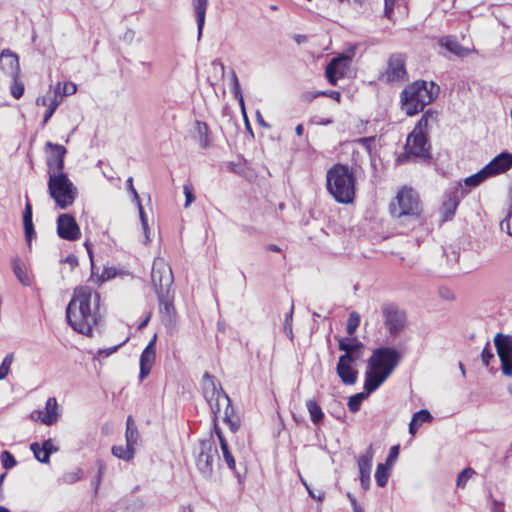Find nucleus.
Masks as SVG:
<instances>
[{
	"instance_id": "nucleus-1",
	"label": "nucleus",
	"mask_w": 512,
	"mask_h": 512,
	"mask_svg": "<svg viewBox=\"0 0 512 512\" xmlns=\"http://www.w3.org/2000/svg\"><path fill=\"white\" fill-rule=\"evenodd\" d=\"M101 319L100 294L87 285L76 287L66 307L67 323L74 331L91 336Z\"/></svg>"
},
{
	"instance_id": "nucleus-2",
	"label": "nucleus",
	"mask_w": 512,
	"mask_h": 512,
	"mask_svg": "<svg viewBox=\"0 0 512 512\" xmlns=\"http://www.w3.org/2000/svg\"><path fill=\"white\" fill-rule=\"evenodd\" d=\"M356 177L348 165L336 163L326 173V187L336 202L352 203L355 198Z\"/></svg>"
},
{
	"instance_id": "nucleus-3",
	"label": "nucleus",
	"mask_w": 512,
	"mask_h": 512,
	"mask_svg": "<svg viewBox=\"0 0 512 512\" xmlns=\"http://www.w3.org/2000/svg\"><path fill=\"white\" fill-rule=\"evenodd\" d=\"M438 91L439 86L434 82L415 81L401 92V108L407 116H414L435 99Z\"/></svg>"
},
{
	"instance_id": "nucleus-4",
	"label": "nucleus",
	"mask_w": 512,
	"mask_h": 512,
	"mask_svg": "<svg viewBox=\"0 0 512 512\" xmlns=\"http://www.w3.org/2000/svg\"><path fill=\"white\" fill-rule=\"evenodd\" d=\"M48 192L61 209L71 206L77 197V188L64 172L49 175Z\"/></svg>"
},
{
	"instance_id": "nucleus-5",
	"label": "nucleus",
	"mask_w": 512,
	"mask_h": 512,
	"mask_svg": "<svg viewBox=\"0 0 512 512\" xmlns=\"http://www.w3.org/2000/svg\"><path fill=\"white\" fill-rule=\"evenodd\" d=\"M203 393L207 400L211 411L215 416L220 412L222 405H225L226 418H228V411L231 409V400L224 392L216 378L208 372L203 375Z\"/></svg>"
},
{
	"instance_id": "nucleus-6",
	"label": "nucleus",
	"mask_w": 512,
	"mask_h": 512,
	"mask_svg": "<svg viewBox=\"0 0 512 512\" xmlns=\"http://www.w3.org/2000/svg\"><path fill=\"white\" fill-rule=\"evenodd\" d=\"M389 210L391 215L396 218L403 216L417 218L420 213V202L417 192L412 188L404 187L390 203Z\"/></svg>"
},
{
	"instance_id": "nucleus-7",
	"label": "nucleus",
	"mask_w": 512,
	"mask_h": 512,
	"mask_svg": "<svg viewBox=\"0 0 512 512\" xmlns=\"http://www.w3.org/2000/svg\"><path fill=\"white\" fill-rule=\"evenodd\" d=\"M400 352L394 347H379L373 350L371 357L368 359L370 368L379 369L387 375H391L401 361Z\"/></svg>"
},
{
	"instance_id": "nucleus-8",
	"label": "nucleus",
	"mask_w": 512,
	"mask_h": 512,
	"mask_svg": "<svg viewBox=\"0 0 512 512\" xmlns=\"http://www.w3.org/2000/svg\"><path fill=\"white\" fill-rule=\"evenodd\" d=\"M413 156L423 162L429 163L432 160L431 144L427 134H418L411 132L406 140L405 152L398 161L402 162L403 158Z\"/></svg>"
},
{
	"instance_id": "nucleus-9",
	"label": "nucleus",
	"mask_w": 512,
	"mask_h": 512,
	"mask_svg": "<svg viewBox=\"0 0 512 512\" xmlns=\"http://www.w3.org/2000/svg\"><path fill=\"white\" fill-rule=\"evenodd\" d=\"M216 458H219V455L213 439L208 438L200 440L196 466L205 479H211L213 475V463Z\"/></svg>"
},
{
	"instance_id": "nucleus-10",
	"label": "nucleus",
	"mask_w": 512,
	"mask_h": 512,
	"mask_svg": "<svg viewBox=\"0 0 512 512\" xmlns=\"http://www.w3.org/2000/svg\"><path fill=\"white\" fill-rule=\"evenodd\" d=\"M151 280L157 295L165 292H174L172 285L174 282L171 267L162 258L154 260L151 271Z\"/></svg>"
},
{
	"instance_id": "nucleus-11",
	"label": "nucleus",
	"mask_w": 512,
	"mask_h": 512,
	"mask_svg": "<svg viewBox=\"0 0 512 512\" xmlns=\"http://www.w3.org/2000/svg\"><path fill=\"white\" fill-rule=\"evenodd\" d=\"M379 79L386 83L405 82L408 80L406 70V57L402 53H393L390 55L386 70Z\"/></svg>"
},
{
	"instance_id": "nucleus-12",
	"label": "nucleus",
	"mask_w": 512,
	"mask_h": 512,
	"mask_svg": "<svg viewBox=\"0 0 512 512\" xmlns=\"http://www.w3.org/2000/svg\"><path fill=\"white\" fill-rule=\"evenodd\" d=\"M384 325L388 332L396 336L406 326V313L394 303H386L381 308Z\"/></svg>"
},
{
	"instance_id": "nucleus-13",
	"label": "nucleus",
	"mask_w": 512,
	"mask_h": 512,
	"mask_svg": "<svg viewBox=\"0 0 512 512\" xmlns=\"http://www.w3.org/2000/svg\"><path fill=\"white\" fill-rule=\"evenodd\" d=\"M494 345L501 361L504 375H512V336L498 333L494 338Z\"/></svg>"
},
{
	"instance_id": "nucleus-14",
	"label": "nucleus",
	"mask_w": 512,
	"mask_h": 512,
	"mask_svg": "<svg viewBox=\"0 0 512 512\" xmlns=\"http://www.w3.org/2000/svg\"><path fill=\"white\" fill-rule=\"evenodd\" d=\"M46 155V164L48 167V175L51 173H62L64 170V159L67 149L61 145L51 141H47L44 146Z\"/></svg>"
},
{
	"instance_id": "nucleus-15",
	"label": "nucleus",
	"mask_w": 512,
	"mask_h": 512,
	"mask_svg": "<svg viewBox=\"0 0 512 512\" xmlns=\"http://www.w3.org/2000/svg\"><path fill=\"white\" fill-rule=\"evenodd\" d=\"M467 194L461 183H457L444 194V201L441 207V213L444 221L451 220L455 215L460 200Z\"/></svg>"
},
{
	"instance_id": "nucleus-16",
	"label": "nucleus",
	"mask_w": 512,
	"mask_h": 512,
	"mask_svg": "<svg viewBox=\"0 0 512 512\" xmlns=\"http://www.w3.org/2000/svg\"><path fill=\"white\" fill-rule=\"evenodd\" d=\"M161 321L167 330H174L177 322V312L174 307V292L157 295Z\"/></svg>"
},
{
	"instance_id": "nucleus-17",
	"label": "nucleus",
	"mask_w": 512,
	"mask_h": 512,
	"mask_svg": "<svg viewBox=\"0 0 512 512\" xmlns=\"http://www.w3.org/2000/svg\"><path fill=\"white\" fill-rule=\"evenodd\" d=\"M338 348L344 352L338 361L355 363L363 356L364 344L355 337H342L338 339Z\"/></svg>"
},
{
	"instance_id": "nucleus-18",
	"label": "nucleus",
	"mask_w": 512,
	"mask_h": 512,
	"mask_svg": "<svg viewBox=\"0 0 512 512\" xmlns=\"http://www.w3.org/2000/svg\"><path fill=\"white\" fill-rule=\"evenodd\" d=\"M350 62L351 57L344 54L330 60L325 69V76L329 84L335 86L337 81L346 75Z\"/></svg>"
},
{
	"instance_id": "nucleus-19",
	"label": "nucleus",
	"mask_w": 512,
	"mask_h": 512,
	"mask_svg": "<svg viewBox=\"0 0 512 512\" xmlns=\"http://www.w3.org/2000/svg\"><path fill=\"white\" fill-rule=\"evenodd\" d=\"M57 234L61 239L76 241L81 232L75 218L70 214H61L57 219Z\"/></svg>"
},
{
	"instance_id": "nucleus-20",
	"label": "nucleus",
	"mask_w": 512,
	"mask_h": 512,
	"mask_svg": "<svg viewBox=\"0 0 512 512\" xmlns=\"http://www.w3.org/2000/svg\"><path fill=\"white\" fill-rule=\"evenodd\" d=\"M156 340H157V335L155 334L140 355V372H139L140 380L145 379L149 375V373L152 369V366L155 362Z\"/></svg>"
},
{
	"instance_id": "nucleus-21",
	"label": "nucleus",
	"mask_w": 512,
	"mask_h": 512,
	"mask_svg": "<svg viewBox=\"0 0 512 512\" xmlns=\"http://www.w3.org/2000/svg\"><path fill=\"white\" fill-rule=\"evenodd\" d=\"M31 417L35 420H40L43 424L51 426L57 422L58 404L54 397H49L46 401L45 411H33Z\"/></svg>"
},
{
	"instance_id": "nucleus-22",
	"label": "nucleus",
	"mask_w": 512,
	"mask_h": 512,
	"mask_svg": "<svg viewBox=\"0 0 512 512\" xmlns=\"http://www.w3.org/2000/svg\"><path fill=\"white\" fill-rule=\"evenodd\" d=\"M373 452L370 446L367 451L358 459V468L360 473V483L364 490L370 488L371 483V469H372Z\"/></svg>"
},
{
	"instance_id": "nucleus-23",
	"label": "nucleus",
	"mask_w": 512,
	"mask_h": 512,
	"mask_svg": "<svg viewBox=\"0 0 512 512\" xmlns=\"http://www.w3.org/2000/svg\"><path fill=\"white\" fill-rule=\"evenodd\" d=\"M30 450L33 452L34 457L41 463L48 464L50 462V456L59 450V447L53 444L52 439H46L39 444L33 442L30 444Z\"/></svg>"
},
{
	"instance_id": "nucleus-24",
	"label": "nucleus",
	"mask_w": 512,
	"mask_h": 512,
	"mask_svg": "<svg viewBox=\"0 0 512 512\" xmlns=\"http://www.w3.org/2000/svg\"><path fill=\"white\" fill-rule=\"evenodd\" d=\"M388 377L389 375H387V373H383L379 371V369L370 368L368 365L365 372L364 391L370 395L376 391Z\"/></svg>"
},
{
	"instance_id": "nucleus-25",
	"label": "nucleus",
	"mask_w": 512,
	"mask_h": 512,
	"mask_svg": "<svg viewBox=\"0 0 512 512\" xmlns=\"http://www.w3.org/2000/svg\"><path fill=\"white\" fill-rule=\"evenodd\" d=\"M0 65L2 70L9 76L20 74V65L18 55L10 49H4L0 54Z\"/></svg>"
},
{
	"instance_id": "nucleus-26",
	"label": "nucleus",
	"mask_w": 512,
	"mask_h": 512,
	"mask_svg": "<svg viewBox=\"0 0 512 512\" xmlns=\"http://www.w3.org/2000/svg\"><path fill=\"white\" fill-rule=\"evenodd\" d=\"M490 177L506 172L511 168L508 152H502L494 157L486 166Z\"/></svg>"
},
{
	"instance_id": "nucleus-27",
	"label": "nucleus",
	"mask_w": 512,
	"mask_h": 512,
	"mask_svg": "<svg viewBox=\"0 0 512 512\" xmlns=\"http://www.w3.org/2000/svg\"><path fill=\"white\" fill-rule=\"evenodd\" d=\"M209 0H192L191 5L193 8L194 16L197 23V38L201 39L203 28L205 25L206 11Z\"/></svg>"
},
{
	"instance_id": "nucleus-28",
	"label": "nucleus",
	"mask_w": 512,
	"mask_h": 512,
	"mask_svg": "<svg viewBox=\"0 0 512 512\" xmlns=\"http://www.w3.org/2000/svg\"><path fill=\"white\" fill-rule=\"evenodd\" d=\"M351 362L338 361L336 372L341 381L346 385H353L357 381L358 371L352 367Z\"/></svg>"
},
{
	"instance_id": "nucleus-29",
	"label": "nucleus",
	"mask_w": 512,
	"mask_h": 512,
	"mask_svg": "<svg viewBox=\"0 0 512 512\" xmlns=\"http://www.w3.org/2000/svg\"><path fill=\"white\" fill-rule=\"evenodd\" d=\"M439 45L457 57H466L471 53V50L463 47L454 36H443L439 40Z\"/></svg>"
},
{
	"instance_id": "nucleus-30",
	"label": "nucleus",
	"mask_w": 512,
	"mask_h": 512,
	"mask_svg": "<svg viewBox=\"0 0 512 512\" xmlns=\"http://www.w3.org/2000/svg\"><path fill=\"white\" fill-rule=\"evenodd\" d=\"M438 118V112L433 109L426 110L417 124L415 125L412 132L418 133V134H427V130L431 123L436 122Z\"/></svg>"
},
{
	"instance_id": "nucleus-31",
	"label": "nucleus",
	"mask_w": 512,
	"mask_h": 512,
	"mask_svg": "<svg viewBox=\"0 0 512 512\" xmlns=\"http://www.w3.org/2000/svg\"><path fill=\"white\" fill-rule=\"evenodd\" d=\"M433 420L432 414L426 410L421 409L413 414L409 423V433L413 436L417 433L418 429L423 423H430Z\"/></svg>"
},
{
	"instance_id": "nucleus-32",
	"label": "nucleus",
	"mask_w": 512,
	"mask_h": 512,
	"mask_svg": "<svg viewBox=\"0 0 512 512\" xmlns=\"http://www.w3.org/2000/svg\"><path fill=\"white\" fill-rule=\"evenodd\" d=\"M127 185H128V190L133 194V197H134V200L137 202L138 204V209H139V215H140V219H141V224H142V227L144 229V233H145V237H146V241H149V236L147 234L148 232V222H147V218L145 216V213H144V210H143V207L140 203V199H139V195L136 191V189L134 188L133 186V178L132 177H129L127 179Z\"/></svg>"
},
{
	"instance_id": "nucleus-33",
	"label": "nucleus",
	"mask_w": 512,
	"mask_h": 512,
	"mask_svg": "<svg viewBox=\"0 0 512 512\" xmlns=\"http://www.w3.org/2000/svg\"><path fill=\"white\" fill-rule=\"evenodd\" d=\"M126 444L129 447H135L139 440V432L135 425V421L132 416H128L126 420V432H125Z\"/></svg>"
},
{
	"instance_id": "nucleus-34",
	"label": "nucleus",
	"mask_w": 512,
	"mask_h": 512,
	"mask_svg": "<svg viewBox=\"0 0 512 512\" xmlns=\"http://www.w3.org/2000/svg\"><path fill=\"white\" fill-rule=\"evenodd\" d=\"M216 433H217V436L219 438L220 447H221V450H222V453H223V458H224L227 466L229 467V469H231L233 472H235V470H236V463H235V459H234L232 453L229 450L228 444H227V442H226L225 438L223 437L222 432L220 430H216Z\"/></svg>"
},
{
	"instance_id": "nucleus-35",
	"label": "nucleus",
	"mask_w": 512,
	"mask_h": 512,
	"mask_svg": "<svg viewBox=\"0 0 512 512\" xmlns=\"http://www.w3.org/2000/svg\"><path fill=\"white\" fill-rule=\"evenodd\" d=\"M306 407L310 415V419L313 424L318 425L323 421L324 413L321 407L317 404V402L313 399H309L306 401Z\"/></svg>"
},
{
	"instance_id": "nucleus-36",
	"label": "nucleus",
	"mask_w": 512,
	"mask_h": 512,
	"mask_svg": "<svg viewBox=\"0 0 512 512\" xmlns=\"http://www.w3.org/2000/svg\"><path fill=\"white\" fill-rule=\"evenodd\" d=\"M12 267H13V272H14L15 276L17 277V279L23 285L29 286L31 283V279H30L24 265L22 264V262L19 259H13Z\"/></svg>"
},
{
	"instance_id": "nucleus-37",
	"label": "nucleus",
	"mask_w": 512,
	"mask_h": 512,
	"mask_svg": "<svg viewBox=\"0 0 512 512\" xmlns=\"http://www.w3.org/2000/svg\"><path fill=\"white\" fill-rule=\"evenodd\" d=\"M112 454L124 461H130L134 458L135 448L129 447L128 444L126 446L122 445H114L111 449Z\"/></svg>"
},
{
	"instance_id": "nucleus-38",
	"label": "nucleus",
	"mask_w": 512,
	"mask_h": 512,
	"mask_svg": "<svg viewBox=\"0 0 512 512\" xmlns=\"http://www.w3.org/2000/svg\"><path fill=\"white\" fill-rule=\"evenodd\" d=\"M231 83H232L231 91H232L234 97L239 102V105H240V108H241V112L244 113L245 112V102H244V98H243V95H242V91H241V87H240V83H239L238 77H237V75H236L234 70H231Z\"/></svg>"
},
{
	"instance_id": "nucleus-39",
	"label": "nucleus",
	"mask_w": 512,
	"mask_h": 512,
	"mask_svg": "<svg viewBox=\"0 0 512 512\" xmlns=\"http://www.w3.org/2000/svg\"><path fill=\"white\" fill-rule=\"evenodd\" d=\"M490 175L485 167H483L480 171L477 173L467 177L464 179V184L470 188L477 187L480 185L484 180L489 178Z\"/></svg>"
},
{
	"instance_id": "nucleus-40",
	"label": "nucleus",
	"mask_w": 512,
	"mask_h": 512,
	"mask_svg": "<svg viewBox=\"0 0 512 512\" xmlns=\"http://www.w3.org/2000/svg\"><path fill=\"white\" fill-rule=\"evenodd\" d=\"M196 130L198 134L199 145L202 149L207 148L210 145V140L208 137L209 127L205 122H196Z\"/></svg>"
},
{
	"instance_id": "nucleus-41",
	"label": "nucleus",
	"mask_w": 512,
	"mask_h": 512,
	"mask_svg": "<svg viewBox=\"0 0 512 512\" xmlns=\"http://www.w3.org/2000/svg\"><path fill=\"white\" fill-rule=\"evenodd\" d=\"M390 468L391 467H389L383 463H379L377 465L376 472H375V480L379 487L386 486L389 476H390V473H389Z\"/></svg>"
},
{
	"instance_id": "nucleus-42",
	"label": "nucleus",
	"mask_w": 512,
	"mask_h": 512,
	"mask_svg": "<svg viewBox=\"0 0 512 512\" xmlns=\"http://www.w3.org/2000/svg\"><path fill=\"white\" fill-rule=\"evenodd\" d=\"M368 396L369 394L366 391L352 395L347 403L349 411L352 413L358 412L360 410L362 401Z\"/></svg>"
},
{
	"instance_id": "nucleus-43",
	"label": "nucleus",
	"mask_w": 512,
	"mask_h": 512,
	"mask_svg": "<svg viewBox=\"0 0 512 512\" xmlns=\"http://www.w3.org/2000/svg\"><path fill=\"white\" fill-rule=\"evenodd\" d=\"M61 101L62 97L59 96L57 93H53V97L50 100L47 106L48 108L43 116L42 125H45L51 119Z\"/></svg>"
},
{
	"instance_id": "nucleus-44",
	"label": "nucleus",
	"mask_w": 512,
	"mask_h": 512,
	"mask_svg": "<svg viewBox=\"0 0 512 512\" xmlns=\"http://www.w3.org/2000/svg\"><path fill=\"white\" fill-rule=\"evenodd\" d=\"M10 77L12 78L10 93L15 99H20L24 94V83L20 80L19 75Z\"/></svg>"
},
{
	"instance_id": "nucleus-45",
	"label": "nucleus",
	"mask_w": 512,
	"mask_h": 512,
	"mask_svg": "<svg viewBox=\"0 0 512 512\" xmlns=\"http://www.w3.org/2000/svg\"><path fill=\"white\" fill-rule=\"evenodd\" d=\"M360 325V315L353 311L349 314L347 324H346V332L348 335L352 336L356 332L357 328Z\"/></svg>"
},
{
	"instance_id": "nucleus-46",
	"label": "nucleus",
	"mask_w": 512,
	"mask_h": 512,
	"mask_svg": "<svg viewBox=\"0 0 512 512\" xmlns=\"http://www.w3.org/2000/svg\"><path fill=\"white\" fill-rule=\"evenodd\" d=\"M2 466L5 469H11L17 465V461L13 454H11L9 451L4 450L1 452L0 455Z\"/></svg>"
},
{
	"instance_id": "nucleus-47",
	"label": "nucleus",
	"mask_w": 512,
	"mask_h": 512,
	"mask_svg": "<svg viewBox=\"0 0 512 512\" xmlns=\"http://www.w3.org/2000/svg\"><path fill=\"white\" fill-rule=\"evenodd\" d=\"M13 358H14L13 354L9 353L3 359V361L0 365V380H3L8 375V373L10 371V366L13 362Z\"/></svg>"
},
{
	"instance_id": "nucleus-48",
	"label": "nucleus",
	"mask_w": 512,
	"mask_h": 512,
	"mask_svg": "<svg viewBox=\"0 0 512 512\" xmlns=\"http://www.w3.org/2000/svg\"><path fill=\"white\" fill-rule=\"evenodd\" d=\"M24 226V235L26 242L28 244L29 249L32 247V240L36 236L35 228L33 222L23 223Z\"/></svg>"
},
{
	"instance_id": "nucleus-49",
	"label": "nucleus",
	"mask_w": 512,
	"mask_h": 512,
	"mask_svg": "<svg viewBox=\"0 0 512 512\" xmlns=\"http://www.w3.org/2000/svg\"><path fill=\"white\" fill-rule=\"evenodd\" d=\"M476 472L472 468L463 469L457 477V486L464 487L467 480L471 478Z\"/></svg>"
},
{
	"instance_id": "nucleus-50",
	"label": "nucleus",
	"mask_w": 512,
	"mask_h": 512,
	"mask_svg": "<svg viewBox=\"0 0 512 512\" xmlns=\"http://www.w3.org/2000/svg\"><path fill=\"white\" fill-rule=\"evenodd\" d=\"M293 310H294V305L292 303L291 308H290L289 312L286 313L285 319H284V332L286 333L287 336L290 337V339L293 338V332H292Z\"/></svg>"
},
{
	"instance_id": "nucleus-51",
	"label": "nucleus",
	"mask_w": 512,
	"mask_h": 512,
	"mask_svg": "<svg viewBox=\"0 0 512 512\" xmlns=\"http://www.w3.org/2000/svg\"><path fill=\"white\" fill-rule=\"evenodd\" d=\"M82 475H83V471L80 468H77L75 471L65 473L62 476V480L65 483L72 484V483H75L78 480H80Z\"/></svg>"
},
{
	"instance_id": "nucleus-52",
	"label": "nucleus",
	"mask_w": 512,
	"mask_h": 512,
	"mask_svg": "<svg viewBox=\"0 0 512 512\" xmlns=\"http://www.w3.org/2000/svg\"><path fill=\"white\" fill-rule=\"evenodd\" d=\"M400 446L394 445L390 448L385 465L392 467L399 456Z\"/></svg>"
},
{
	"instance_id": "nucleus-53",
	"label": "nucleus",
	"mask_w": 512,
	"mask_h": 512,
	"mask_svg": "<svg viewBox=\"0 0 512 512\" xmlns=\"http://www.w3.org/2000/svg\"><path fill=\"white\" fill-rule=\"evenodd\" d=\"M183 192L185 195L184 207L188 208L195 200V195L192 186L190 184L184 185Z\"/></svg>"
},
{
	"instance_id": "nucleus-54",
	"label": "nucleus",
	"mask_w": 512,
	"mask_h": 512,
	"mask_svg": "<svg viewBox=\"0 0 512 512\" xmlns=\"http://www.w3.org/2000/svg\"><path fill=\"white\" fill-rule=\"evenodd\" d=\"M319 96L330 97V98L336 100L337 102L341 101V93L339 91H334V90L318 91L313 95L314 98L319 97Z\"/></svg>"
},
{
	"instance_id": "nucleus-55",
	"label": "nucleus",
	"mask_w": 512,
	"mask_h": 512,
	"mask_svg": "<svg viewBox=\"0 0 512 512\" xmlns=\"http://www.w3.org/2000/svg\"><path fill=\"white\" fill-rule=\"evenodd\" d=\"M33 222V211L32 205L29 202L28 196L26 195V204L23 212V223Z\"/></svg>"
},
{
	"instance_id": "nucleus-56",
	"label": "nucleus",
	"mask_w": 512,
	"mask_h": 512,
	"mask_svg": "<svg viewBox=\"0 0 512 512\" xmlns=\"http://www.w3.org/2000/svg\"><path fill=\"white\" fill-rule=\"evenodd\" d=\"M494 355L490 348L489 343L486 344V346L483 348L481 353V359L485 366H488L490 363V360L493 359Z\"/></svg>"
},
{
	"instance_id": "nucleus-57",
	"label": "nucleus",
	"mask_w": 512,
	"mask_h": 512,
	"mask_svg": "<svg viewBox=\"0 0 512 512\" xmlns=\"http://www.w3.org/2000/svg\"><path fill=\"white\" fill-rule=\"evenodd\" d=\"M97 465H98V473H97L96 479L94 481L95 492L99 488V485L101 483V480H102V477H103V474H104V471H105V466H104L102 461H98Z\"/></svg>"
},
{
	"instance_id": "nucleus-58",
	"label": "nucleus",
	"mask_w": 512,
	"mask_h": 512,
	"mask_svg": "<svg viewBox=\"0 0 512 512\" xmlns=\"http://www.w3.org/2000/svg\"><path fill=\"white\" fill-rule=\"evenodd\" d=\"M62 262L67 263L71 269L78 266V258L74 254H69Z\"/></svg>"
},
{
	"instance_id": "nucleus-59",
	"label": "nucleus",
	"mask_w": 512,
	"mask_h": 512,
	"mask_svg": "<svg viewBox=\"0 0 512 512\" xmlns=\"http://www.w3.org/2000/svg\"><path fill=\"white\" fill-rule=\"evenodd\" d=\"M302 482H303V484L305 485V487L307 488V491H308L309 495H310L313 499H315V500H317V501H319V502H322V501H323L324 496H325V494H324L323 492H319L318 494H316V493H314V492L310 489V487L307 485V483H306L304 480H302Z\"/></svg>"
},
{
	"instance_id": "nucleus-60",
	"label": "nucleus",
	"mask_w": 512,
	"mask_h": 512,
	"mask_svg": "<svg viewBox=\"0 0 512 512\" xmlns=\"http://www.w3.org/2000/svg\"><path fill=\"white\" fill-rule=\"evenodd\" d=\"M52 97H53V94L48 95V96H40L36 99V105L37 106H48Z\"/></svg>"
},
{
	"instance_id": "nucleus-61",
	"label": "nucleus",
	"mask_w": 512,
	"mask_h": 512,
	"mask_svg": "<svg viewBox=\"0 0 512 512\" xmlns=\"http://www.w3.org/2000/svg\"><path fill=\"white\" fill-rule=\"evenodd\" d=\"M491 512H504V505L498 500L492 501Z\"/></svg>"
},
{
	"instance_id": "nucleus-62",
	"label": "nucleus",
	"mask_w": 512,
	"mask_h": 512,
	"mask_svg": "<svg viewBox=\"0 0 512 512\" xmlns=\"http://www.w3.org/2000/svg\"><path fill=\"white\" fill-rule=\"evenodd\" d=\"M77 88L76 85L73 83L66 84L64 86V95H72L76 92Z\"/></svg>"
},
{
	"instance_id": "nucleus-63",
	"label": "nucleus",
	"mask_w": 512,
	"mask_h": 512,
	"mask_svg": "<svg viewBox=\"0 0 512 512\" xmlns=\"http://www.w3.org/2000/svg\"><path fill=\"white\" fill-rule=\"evenodd\" d=\"M346 496H347V498L349 499L350 504H351V506H352L353 510H356V509H358V508H361V507L358 505V502H357L356 498L354 497V495H353L352 493L347 492Z\"/></svg>"
},
{
	"instance_id": "nucleus-64",
	"label": "nucleus",
	"mask_w": 512,
	"mask_h": 512,
	"mask_svg": "<svg viewBox=\"0 0 512 512\" xmlns=\"http://www.w3.org/2000/svg\"><path fill=\"white\" fill-rule=\"evenodd\" d=\"M224 420L229 424V426H230V428H231V430L233 432L238 430L239 424L237 422H235V421H232L230 419V414L229 413H228V418H226V415L224 416Z\"/></svg>"
}]
</instances>
